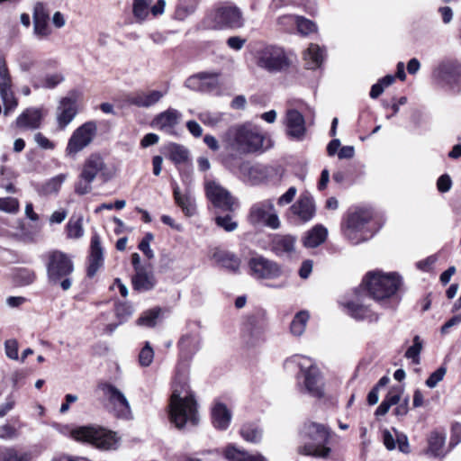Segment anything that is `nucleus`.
<instances>
[{"label":"nucleus","instance_id":"nucleus-1","mask_svg":"<svg viewBox=\"0 0 461 461\" xmlns=\"http://www.w3.org/2000/svg\"><path fill=\"white\" fill-rule=\"evenodd\" d=\"M169 421L178 429L195 427L200 421L195 395L185 382H175L168 403Z\"/></svg>","mask_w":461,"mask_h":461},{"label":"nucleus","instance_id":"nucleus-2","mask_svg":"<svg viewBox=\"0 0 461 461\" xmlns=\"http://www.w3.org/2000/svg\"><path fill=\"white\" fill-rule=\"evenodd\" d=\"M264 140L265 136L259 128L250 123L230 127L222 136L226 149L240 155L262 150Z\"/></svg>","mask_w":461,"mask_h":461},{"label":"nucleus","instance_id":"nucleus-3","mask_svg":"<svg viewBox=\"0 0 461 461\" xmlns=\"http://www.w3.org/2000/svg\"><path fill=\"white\" fill-rule=\"evenodd\" d=\"M302 446L298 453L304 456L327 458L331 453L328 447L330 439V429L322 423L305 421L299 431Z\"/></svg>","mask_w":461,"mask_h":461},{"label":"nucleus","instance_id":"nucleus-4","mask_svg":"<svg viewBox=\"0 0 461 461\" xmlns=\"http://www.w3.org/2000/svg\"><path fill=\"white\" fill-rule=\"evenodd\" d=\"M363 284L374 300L384 303L399 290L402 279L395 273L386 274L381 271H372L366 275Z\"/></svg>","mask_w":461,"mask_h":461},{"label":"nucleus","instance_id":"nucleus-5","mask_svg":"<svg viewBox=\"0 0 461 461\" xmlns=\"http://www.w3.org/2000/svg\"><path fill=\"white\" fill-rule=\"evenodd\" d=\"M69 436L77 442L89 444L101 450L112 448L115 441L113 431L96 424L76 427L69 431Z\"/></svg>","mask_w":461,"mask_h":461},{"label":"nucleus","instance_id":"nucleus-6","mask_svg":"<svg viewBox=\"0 0 461 461\" xmlns=\"http://www.w3.org/2000/svg\"><path fill=\"white\" fill-rule=\"evenodd\" d=\"M74 271V265L68 255L54 250L49 253L47 262V274L53 284H60V287L67 291L71 287L70 275Z\"/></svg>","mask_w":461,"mask_h":461},{"label":"nucleus","instance_id":"nucleus-7","mask_svg":"<svg viewBox=\"0 0 461 461\" xmlns=\"http://www.w3.org/2000/svg\"><path fill=\"white\" fill-rule=\"evenodd\" d=\"M372 212L358 208L354 212H348L342 223L344 236L354 245L359 244L368 239L364 235L365 226L371 221Z\"/></svg>","mask_w":461,"mask_h":461},{"label":"nucleus","instance_id":"nucleus-8","mask_svg":"<svg viewBox=\"0 0 461 461\" xmlns=\"http://www.w3.org/2000/svg\"><path fill=\"white\" fill-rule=\"evenodd\" d=\"M97 132V124L95 121H88L77 128L70 136L66 147V156H75L86 148L95 139Z\"/></svg>","mask_w":461,"mask_h":461},{"label":"nucleus","instance_id":"nucleus-9","mask_svg":"<svg viewBox=\"0 0 461 461\" xmlns=\"http://www.w3.org/2000/svg\"><path fill=\"white\" fill-rule=\"evenodd\" d=\"M257 65L270 73H276L288 68L290 61L283 49L267 46L258 52Z\"/></svg>","mask_w":461,"mask_h":461},{"label":"nucleus","instance_id":"nucleus-10","mask_svg":"<svg viewBox=\"0 0 461 461\" xmlns=\"http://www.w3.org/2000/svg\"><path fill=\"white\" fill-rule=\"evenodd\" d=\"M80 93L77 90H71L66 96L59 99L56 112V121L58 127L64 130L78 113V101Z\"/></svg>","mask_w":461,"mask_h":461},{"label":"nucleus","instance_id":"nucleus-11","mask_svg":"<svg viewBox=\"0 0 461 461\" xmlns=\"http://www.w3.org/2000/svg\"><path fill=\"white\" fill-rule=\"evenodd\" d=\"M213 22L214 27L218 29H239L245 23L241 10L231 4H224L217 7L213 14Z\"/></svg>","mask_w":461,"mask_h":461},{"label":"nucleus","instance_id":"nucleus-12","mask_svg":"<svg viewBox=\"0 0 461 461\" xmlns=\"http://www.w3.org/2000/svg\"><path fill=\"white\" fill-rule=\"evenodd\" d=\"M298 365L304 373V386L306 391L312 397H323V382L318 367L312 365L310 359L306 357H300Z\"/></svg>","mask_w":461,"mask_h":461},{"label":"nucleus","instance_id":"nucleus-13","mask_svg":"<svg viewBox=\"0 0 461 461\" xmlns=\"http://www.w3.org/2000/svg\"><path fill=\"white\" fill-rule=\"evenodd\" d=\"M167 94L165 90H148L122 95L117 102L122 108L129 105H135L142 108H149L158 104Z\"/></svg>","mask_w":461,"mask_h":461},{"label":"nucleus","instance_id":"nucleus-14","mask_svg":"<svg viewBox=\"0 0 461 461\" xmlns=\"http://www.w3.org/2000/svg\"><path fill=\"white\" fill-rule=\"evenodd\" d=\"M0 96L4 104V114L8 116L16 109L18 101L12 90V79L2 56H0Z\"/></svg>","mask_w":461,"mask_h":461},{"label":"nucleus","instance_id":"nucleus-15","mask_svg":"<svg viewBox=\"0 0 461 461\" xmlns=\"http://www.w3.org/2000/svg\"><path fill=\"white\" fill-rule=\"evenodd\" d=\"M46 111L42 107L24 109L13 122L12 126L23 131H35L41 128Z\"/></svg>","mask_w":461,"mask_h":461},{"label":"nucleus","instance_id":"nucleus-16","mask_svg":"<svg viewBox=\"0 0 461 461\" xmlns=\"http://www.w3.org/2000/svg\"><path fill=\"white\" fill-rule=\"evenodd\" d=\"M251 275L257 278L272 279L281 276V267L262 256L253 257L249 261Z\"/></svg>","mask_w":461,"mask_h":461},{"label":"nucleus","instance_id":"nucleus-17","mask_svg":"<svg viewBox=\"0 0 461 461\" xmlns=\"http://www.w3.org/2000/svg\"><path fill=\"white\" fill-rule=\"evenodd\" d=\"M249 219L253 225L262 224L273 230L280 227L278 216L270 203L253 206Z\"/></svg>","mask_w":461,"mask_h":461},{"label":"nucleus","instance_id":"nucleus-18","mask_svg":"<svg viewBox=\"0 0 461 461\" xmlns=\"http://www.w3.org/2000/svg\"><path fill=\"white\" fill-rule=\"evenodd\" d=\"M285 126L287 135L294 140H302L306 133L303 115L295 109H289L285 114Z\"/></svg>","mask_w":461,"mask_h":461},{"label":"nucleus","instance_id":"nucleus-19","mask_svg":"<svg viewBox=\"0 0 461 461\" xmlns=\"http://www.w3.org/2000/svg\"><path fill=\"white\" fill-rule=\"evenodd\" d=\"M435 75L446 84L455 86L461 82V63L457 60H447L438 65Z\"/></svg>","mask_w":461,"mask_h":461},{"label":"nucleus","instance_id":"nucleus-20","mask_svg":"<svg viewBox=\"0 0 461 461\" xmlns=\"http://www.w3.org/2000/svg\"><path fill=\"white\" fill-rule=\"evenodd\" d=\"M201 342L202 337L198 331L182 335L177 342L180 357L190 360L200 350Z\"/></svg>","mask_w":461,"mask_h":461},{"label":"nucleus","instance_id":"nucleus-21","mask_svg":"<svg viewBox=\"0 0 461 461\" xmlns=\"http://www.w3.org/2000/svg\"><path fill=\"white\" fill-rule=\"evenodd\" d=\"M186 87L202 92L212 91L219 86L218 74L202 72L187 78Z\"/></svg>","mask_w":461,"mask_h":461},{"label":"nucleus","instance_id":"nucleus-22","mask_svg":"<svg viewBox=\"0 0 461 461\" xmlns=\"http://www.w3.org/2000/svg\"><path fill=\"white\" fill-rule=\"evenodd\" d=\"M221 455L227 461H268L261 453H250L232 443L221 448Z\"/></svg>","mask_w":461,"mask_h":461},{"label":"nucleus","instance_id":"nucleus-23","mask_svg":"<svg viewBox=\"0 0 461 461\" xmlns=\"http://www.w3.org/2000/svg\"><path fill=\"white\" fill-rule=\"evenodd\" d=\"M132 287L135 291L143 293L152 290L157 280L150 265L146 268H138L131 278Z\"/></svg>","mask_w":461,"mask_h":461},{"label":"nucleus","instance_id":"nucleus-24","mask_svg":"<svg viewBox=\"0 0 461 461\" xmlns=\"http://www.w3.org/2000/svg\"><path fill=\"white\" fill-rule=\"evenodd\" d=\"M104 263V249L99 236L95 233L91 238L88 258L87 276L93 277Z\"/></svg>","mask_w":461,"mask_h":461},{"label":"nucleus","instance_id":"nucleus-25","mask_svg":"<svg viewBox=\"0 0 461 461\" xmlns=\"http://www.w3.org/2000/svg\"><path fill=\"white\" fill-rule=\"evenodd\" d=\"M181 116V113L176 109L169 108L156 115L151 125L154 128L169 132L178 124Z\"/></svg>","mask_w":461,"mask_h":461},{"label":"nucleus","instance_id":"nucleus-26","mask_svg":"<svg viewBox=\"0 0 461 461\" xmlns=\"http://www.w3.org/2000/svg\"><path fill=\"white\" fill-rule=\"evenodd\" d=\"M212 423L219 430H226L231 421L232 413L228 407L221 402H215L212 407Z\"/></svg>","mask_w":461,"mask_h":461},{"label":"nucleus","instance_id":"nucleus-27","mask_svg":"<svg viewBox=\"0 0 461 461\" xmlns=\"http://www.w3.org/2000/svg\"><path fill=\"white\" fill-rule=\"evenodd\" d=\"M328 238V230L321 224H316L306 231L302 239L303 245L308 249H314L323 244Z\"/></svg>","mask_w":461,"mask_h":461},{"label":"nucleus","instance_id":"nucleus-28","mask_svg":"<svg viewBox=\"0 0 461 461\" xmlns=\"http://www.w3.org/2000/svg\"><path fill=\"white\" fill-rule=\"evenodd\" d=\"M296 237L278 235L272 241V250L277 256H290L295 251Z\"/></svg>","mask_w":461,"mask_h":461},{"label":"nucleus","instance_id":"nucleus-29","mask_svg":"<svg viewBox=\"0 0 461 461\" xmlns=\"http://www.w3.org/2000/svg\"><path fill=\"white\" fill-rule=\"evenodd\" d=\"M383 441L384 447L390 451L395 449L396 443L402 453L408 454L411 451L408 438L402 433H396V437H394L388 429H385L383 432Z\"/></svg>","mask_w":461,"mask_h":461},{"label":"nucleus","instance_id":"nucleus-30","mask_svg":"<svg viewBox=\"0 0 461 461\" xmlns=\"http://www.w3.org/2000/svg\"><path fill=\"white\" fill-rule=\"evenodd\" d=\"M205 192L210 202H230L232 199L230 191L215 181L205 184Z\"/></svg>","mask_w":461,"mask_h":461},{"label":"nucleus","instance_id":"nucleus-31","mask_svg":"<svg viewBox=\"0 0 461 461\" xmlns=\"http://www.w3.org/2000/svg\"><path fill=\"white\" fill-rule=\"evenodd\" d=\"M104 167V163L103 158L99 155L93 154L85 162L80 177L87 181H93Z\"/></svg>","mask_w":461,"mask_h":461},{"label":"nucleus","instance_id":"nucleus-32","mask_svg":"<svg viewBox=\"0 0 461 461\" xmlns=\"http://www.w3.org/2000/svg\"><path fill=\"white\" fill-rule=\"evenodd\" d=\"M325 58V50L318 44L312 43L304 52L306 66L310 69L319 68Z\"/></svg>","mask_w":461,"mask_h":461},{"label":"nucleus","instance_id":"nucleus-33","mask_svg":"<svg viewBox=\"0 0 461 461\" xmlns=\"http://www.w3.org/2000/svg\"><path fill=\"white\" fill-rule=\"evenodd\" d=\"M212 257L218 265L231 272H237L240 268V260L233 253L217 250L213 253Z\"/></svg>","mask_w":461,"mask_h":461},{"label":"nucleus","instance_id":"nucleus-34","mask_svg":"<svg viewBox=\"0 0 461 461\" xmlns=\"http://www.w3.org/2000/svg\"><path fill=\"white\" fill-rule=\"evenodd\" d=\"M290 212L295 221L306 222L313 218L316 209L314 203H293Z\"/></svg>","mask_w":461,"mask_h":461},{"label":"nucleus","instance_id":"nucleus-35","mask_svg":"<svg viewBox=\"0 0 461 461\" xmlns=\"http://www.w3.org/2000/svg\"><path fill=\"white\" fill-rule=\"evenodd\" d=\"M67 177V174H59L53 176L41 185L39 188V193L43 196H51L53 194H57L60 190L63 183L66 181Z\"/></svg>","mask_w":461,"mask_h":461},{"label":"nucleus","instance_id":"nucleus-36","mask_svg":"<svg viewBox=\"0 0 461 461\" xmlns=\"http://www.w3.org/2000/svg\"><path fill=\"white\" fill-rule=\"evenodd\" d=\"M400 399H401L400 390H398L396 388H393L392 390H390V392L386 394L384 401L377 407L375 413V416L379 417V416L385 415L393 405H395L400 402Z\"/></svg>","mask_w":461,"mask_h":461},{"label":"nucleus","instance_id":"nucleus-37","mask_svg":"<svg viewBox=\"0 0 461 461\" xmlns=\"http://www.w3.org/2000/svg\"><path fill=\"white\" fill-rule=\"evenodd\" d=\"M310 319V314L307 311L298 312L290 324V331L294 336L300 337L305 330L306 325Z\"/></svg>","mask_w":461,"mask_h":461},{"label":"nucleus","instance_id":"nucleus-38","mask_svg":"<svg viewBox=\"0 0 461 461\" xmlns=\"http://www.w3.org/2000/svg\"><path fill=\"white\" fill-rule=\"evenodd\" d=\"M240 436L249 443L258 444L262 439V430L255 424H245L240 429Z\"/></svg>","mask_w":461,"mask_h":461},{"label":"nucleus","instance_id":"nucleus-39","mask_svg":"<svg viewBox=\"0 0 461 461\" xmlns=\"http://www.w3.org/2000/svg\"><path fill=\"white\" fill-rule=\"evenodd\" d=\"M117 419L131 420L133 414L130 403L124 394L117 390Z\"/></svg>","mask_w":461,"mask_h":461},{"label":"nucleus","instance_id":"nucleus-40","mask_svg":"<svg viewBox=\"0 0 461 461\" xmlns=\"http://www.w3.org/2000/svg\"><path fill=\"white\" fill-rule=\"evenodd\" d=\"M169 158L176 164L185 163L189 157L188 149L179 144H170L168 146Z\"/></svg>","mask_w":461,"mask_h":461},{"label":"nucleus","instance_id":"nucleus-41","mask_svg":"<svg viewBox=\"0 0 461 461\" xmlns=\"http://www.w3.org/2000/svg\"><path fill=\"white\" fill-rule=\"evenodd\" d=\"M445 443V436L438 432H432L429 438V452L434 456H438L442 454V447Z\"/></svg>","mask_w":461,"mask_h":461},{"label":"nucleus","instance_id":"nucleus-42","mask_svg":"<svg viewBox=\"0 0 461 461\" xmlns=\"http://www.w3.org/2000/svg\"><path fill=\"white\" fill-rule=\"evenodd\" d=\"M347 308L350 316L356 320H365L371 317V310L366 305L349 302L347 303Z\"/></svg>","mask_w":461,"mask_h":461},{"label":"nucleus","instance_id":"nucleus-43","mask_svg":"<svg viewBox=\"0 0 461 461\" xmlns=\"http://www.w3.org/2000/svg\"><path fill=\"white\" fill-rule=\"evenodd\" d=\"M96 393L103 401L112 402L115 398V386L111 382L100 380L97 384Z\"/></svg>","mask_w":461,"mask_h":461},{"label":"nucleus","instance_id":"nucleus-44","mask_svg":"<svg viewBox=\"0 0 461 461\" xmlns=\"http://www.w3.org/2000/svg\"><path fill=\"white\" fill-rule=\"evenodd\" d=\"M196 5L197 0H179L176 15L178 19L184 20L186 16L194 12Z\"/></svg>","mask_w":461,"mask_h":461},{"label":"nucleus","instance_id":"nucleus-45","mask_svg":"<svg viewBox=\"0 0 461 461\" xmlns=\"http://www.w3.org/2000/svg\"><path fill=\"white\" fill-rule=\"evenodd\" d=\"M32 455L31 452L18 453L13 448L5 450L0 454V461H31Z\"/></svg>","mask_w":461,"mask_h":461},{"label":"nucleus","instance_id":"nucleus-46","mask_svg":"<svg viewBox=\"0 0 461 461\" xmlns=\"http://www.w3.org/2000/svg\"><path fill=\"white\" fill-rule=\"evenodd\" d=\"M82 217H72L67 224L68 237L77 239L83 236Z\"/></svg>","mask_w":461,"mask_h":461},{"label":"nucleus","instance_id":"nucleus-47","mask_svg":"<svg viewBox=\"0 0 461 461\" xmlns=\"http://www.w3.org/2000/svg\"><path fill=\"white\" fill-rule=\"evenodd\" d=\"M51 33L49 21H33V34L38 40H46Z\"/></svg>","mask_w":461,"mask_h":461},{"label":"nucleus","instance_id":"nucleus-48","mask_svg":"<svg viewBox=\"0 0 461 461\" xmlns=\"http://www.w3.org/2000/svg\"><path fill=\"white\" fill-rule=\"evenodd\" d=\"M161 309L157 307L145 312L139 319L138 324L147 327H154L160 314Z\"/></svg>","mask_w":461,"mask_h":461},{"label":"nucleus","instance_id":"nucleus-49","mask_svg":"<svg viewBox=\"0 0 461 461\" xmlns=\"http://www.w3.org/2000/svg\"><path fill=\"white\" fill-rule=\"evenodd\" d=\"M422 349V342L419 336L413 339V345L411 346L405 352V357L411 359L413 364H420V354Z\"/></svg>","mask_w":461,"mask_h":461},{"label":"nucleus","instance_id":"nucleus-50","mask_svg":"<svg viewBox=\"0 0 461 461\" xmlns=\"http://www.w3.org/2000/svg\"><path fill=\"white\" fill-rule=\"evenodd\" d=\"M152 0H134L133 14L139 20H144L149 14V7Z\"/></svg>","mask_w":461,"mask_h":461},{"label":"nucleus","instance_id":"nucleus-51","mask_svg":"<svg viewBox=\"0 0 461 461\" xmlns=\"http://www.w3.org/2000/svg\"><path fill=\"white\" fill-rule=\"evenodd\" d=\"M65 77L62 73L57 72L47 74L41 79V86L47 89H53L64 81Z\"/></svg>","mask_w":461,"mask_h":461},{"label":"nucleus","instance_id":"nucleus-52","mask_svg":"<svg viewBox=\"0 0 461 461\" xmlns=\"http://www.w3.org/2000/svg\"><path fill=\"white\" fill-rule=\"evenodd\" d=\"M296 25L298 32L303 35H308L317 30V26L313 22L301 16L296 17Z\"/></svg>","mask_w":461,"mask_h":461},{"label":"nucleus","instance_id":"nucleus-53","mask_svg":"<svg viewBox=\"0 0 461 461\" xmlns=\"http://www.w3.org/2000/svg\"><path fill=\"white\" fill-rule=\"evenodd\" d=\"M154 358V350L149 342L141 348L139 354V363L141 366H149Z\"/></svg>","mask_w":461,"mask_h":461},{"label":"nucleus","instance_id":"nucleus-54","mask_svg":"<svg viewBox=\"0 0 461 461\" xmlns=\"http://www.w3.org/2000/svg\"><path fill=\"white\" fill-rule=\"evenodd\" d=\"M447 373V368L445 366L438 367L436 371H434L426 380L425 384L429 388H434L437 384L443 380L445 375Z\"/></svg>","mask_w":461,"mask_h":461},{"label":"nucleus","instance_id":"nucleus-55","mask_svg":"<svg viewBox=\"0 0 461 461\" xmlns=\"http://www.w3.org/2000/svg\"><path fill=\"white\" fill-rule=\"evenodd\" d=\"M249 342L252 345H255L262 340H264V328L263 326H254L253 322H249Z\"/></svg>","mask_w":461,"mask_h":461},{"label":"nucleus","instance_id":"nucleus-56","mask_svg":"<svg viewBox=\"0 0 461 461\" xmlns=\"http://www.w3.org/2000/svg\"><path fill=\"white\" fill-rule=\"evenodd\" d=\"M33 21H49L50 14L42 3H37L33 8Z\"/></svg>","mask_w":461,"mask_h":461},{"label":"nucleus","instance_id":"nucleus-57","mask_svg":"<svg viewBox=\"0 0 461 461\" xmlns=\"http://www.w3.org/2000/svg\"><path fill=\"white\" fill-rule=\"evenodd\" d=\"M215 221L218 226L221 227L222 229H224L227 231H232L238 226L237 222L232 221V219L230 215L217 216L215 218Z\"/></svg>","mask_w":461,"mask_h":461},{"label":"nucleus","instance_id":"nucleus-58","mask_svg":"<svg viewBox=\"0 0 461 461\" xmlns=\"http://www.w3.org/2000/svg\"><path fill=\"white\" fill-rule=\"evenodd\" d=\"M5 349L7 357L10 359L17 360L18 355V342L16 339H7L5 342Z\"/></svg>","mask_w":461,"mask_h":461},{"label":"nucleus","instance_id":"nucleus-59","mask_svg":"<svg viewBox=\"0 0 461 461\" xmlns=\"http://www.w3.org/2000/svg\"><path fill=\"white\" fill-rule=\"evenodd\" d=\"M16 278L21 285H27L35 280V274L28 269H20L16 274Z\"/></svg>","mask_w":461,"mask_h":461},{"label":"nucleus","instance_id":"nucleus-60","mask_svg":"<svg viewBox=\"0 0 461 461\" xmlns=\"http://www.w3.org/2000/svg\"><path fill=\"white\" fill-rule=\"evenodd\" d=\"M133 306L130 303H122L117 305V320L120 319V322L126 320L133 313Z\"/></svg>","mask_w":461,"mask_h":461},{"label":"nucleus","instance_id":"nucleus-61","mask_svg":"<svg viewBox=\"0 0 461 461\" xmlns=\"http://www.w3.org/2000/svg\"><path fill=\"white\" fill-rule=\"evenodd\" d=\"M34 140L37 143V145L43 149H53L55 148L54 142L50 140L41 132H37L34 135Z\"/></svg>","mask_w":461,"mask_h":461},{"label":"nucleus","instance_id":"nucleus-62","mask_svg":"<svg viewBox=\"0 0 461 461\" xmlns=\"http://www.w3.org/2000/svg\"><path fill=\"white\" fill-rule=\"evenodd\" d=\"M199 119L203 123H204L206 125H210V126H214V125L218 124L221 121V117L219 115L212 114L211 113H200Z\"/></svg>","mask_w":461,"mask_h":461},{"label":"nucleus","instance_id":"nucleus-63","mask_svg":"<svg viewBox=\"0 0 461 461\" xmlns=\"http://www.w3.org/2000/svg\"><path fill=\"white\" fill-rule=\"evenodd\" d=\"M438 257L436 255H431L427 258L417 262L416 266L419 269L422 271H429L433 265L437 262Z\"/></svg>","mask_w":461,"mask_h":461},{"label":"nucleus","instance_id":"nucleus-64","mask_svg":"<svg viewBox=\"0 0 461 461\" xmlns=\"http://www.w3.org/2000/svg\"><path fill=\"white\" fill-rule=\"evenodd\" d=\"M246 43V39L240 36H231L227 40V45L235 50H240Z\"/></svg>","mask_w":461,"mask_h":461}]
</instances>
